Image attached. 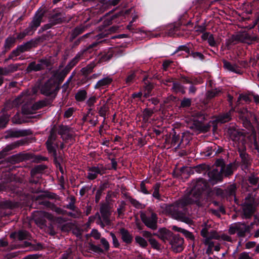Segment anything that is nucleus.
<instances>
[{
    "label": "nucleus",
    "mask_w": 259,
    "mask_h": 259,
    "mask_svg": "<svg viewBox=\"0 0 259 259\" xmlns=\"http://www.w3.org/2000/svg\"><path fill=\"white\" fill-rule=\"evenodd\" d=\"M202 184L204 186L202 180L196 182L192 189L186 196L176 203L167 206L166 207V211L174 219L187 224H190L191 221L185 214V207L187 205L194 203L199 205V200L203 190Z\"/></svg>",
    "instance_id": "1"
},
{
    "label": "nucleus",
    "mask_w": 259,
    "mask_h": 259,
    "mask_svg": "<svg viewBox=\"0 0 259 259\" xmlns=\"http://www.w3.org/2000/svg\"><path fill=\"white\" fill-rule=\"evenodd\" d=\"M29 99L28 95L27 93H23L20 96L12 102H8L4 109V112L8 111L11 107H17L21 103L25 102Z\"/></svg>",
    "instance_id": "2"
},
{
    "label": "nucleus",
    "mask_w": 259,
    "mask_h": 259,
    "mask_svg": "<svg viewBox=\"0 0 259 259\" xmlns=\"http://www.w3.org/2000/svg\"><path fill=\"white\" fill-rule=\"evenodd\" d=\"M254 207V198L249 195L245 198L243 206V210L246 217H248L253 212Z\"/></svg>",
    "instance_id": "3"
},
{
    "label": "nucleus",
    "mask_w": 259,
    "mask_h": 259,
    "mask_svg": "<svg viewBox=\"0 0 259 259\" xmlns=\"http://www.w3.org/2000/svg\"><path fill=\"white\" fill-rule=\"evenodd\" d=\"M247 226L243 223H238L231 226L229 229V232L231 234L237 233L239 236H243L244 233L247 230Z\"/></svg>",
    "instance_id": "4"
},
{
    "label": "nucleus",
    "mask_w": 259,
    "mask_h": 259,
    "mask_svg": "<svg viewBox=\"0 0 259 259\" xmlns=\"http://www.w3.org/2000/svg\"><path fill=\"white\" fill-rule=\"evenodd\" d=\"M142 220L146 226L152 229L156 228L157 217L156 214L152 213L150 217L142 215Z\"/></svg>",
    "instance_id": "5"
},
{
    "label": "nucleus",
    "mask_w": 259,
    "mask_h": 259,
    "mask_svg": "<svg viewBox=\"0 0 259 259\" xmlns=\"http://www.w3.org/2000/svg\"><path fill=\"white\" fill-rule=\"evenodd\" d=\"M170 243L174 251L179 252L183 250L184 240L182 238L176 236L173 237Z\"/></svg>",
    "instance_id": "6"
},
{
    "label": "nucleus",
    "mask_w": 259,
    "mask_h": 259,
    "mask_svg": "<svg viewBox=\"0 0 259 259\" xmlns=\"http://www.w3.org/2000/svg\"><path fill=\"white\" fill-rule=\"evenodd\" d=\"M56 138V134L52 132L46 142L48 150L50 153L56 154V147L57 146V143L55 142Z\"/></svg>",
    "instance_id": "7"
},
{
    "label": "nucleus",
    "mask_w": 259,
    "mask_h": 259,
    "mask_svg": "<svg viewBox=\"0 0 259 259\" xmlns=\"http://www.w3.org/2000/svg\"><path fill=\"white\" fill-rule=\"evenodd\" d=\"M209 178V181L212 184L217 183L218 181H220L222 179L223 174L218 169H213L209 171L208 174Z\"/></svg>",
    "instance_id": "8"
},
{
    "label": "nucleus",
    "mask_w": 259,
    "mask_h": 259,
    "mask_svg": "<svg viewBox=\"0 0 259 259\" xmlns=\"http://www.w3.org/2000/svg\"><path fill=\"white\" fill-rule=\"evenodd\" d=\"M104 172L102 166L93 167L89 169L88 177L90 180H93L96 178L99 174L102 175Z\"/></svg>",
    "instance_id": "9"
},
{
    "label": "nucleus",
    "mask_w": 259,
    "mask_h": 259,
    "mask_svg": "<svg viewBox=\"0 0 259 259\" xmlns=\"http://www.w3.org/2000/svg\"><path fill=\"white\" fill-rule=\"evenodd\" d=\"M55 88V84L49 80L42 87L41 92L46 96H49L52 94Z\"/></svg>",
    "instance_id": "10"
},
{
    "label": "nucleus",
    "mask_w": 259,
    "mask_h": 259,
    "mask_svg": "<svg viewBox=\"0 0 259 259\" xmlns=\"http://www.w3.org/2000/svg\"><path fill=\"white\" fill-rule=\"evenodd\" d=\"M40 107L38 104L31 105L28 104L24 105L22 107V112L25 115H30L34 113V111Z\"/></svg>",
    "instance_id": "11"
},
{
    "label": "nucleus",
    "mask_w": 259,
    "mask_h": 259,
    "mask_svg": "<svg viewBox=\"0 0 259 259\" xmlns=\"http://www.w3.org/2000/svg\"><path fill=\"white\" fill-rule=\"evenodd\" d=\"M37 215L38 217L42 218V219L40 221L38 220L37 218H35V221L37 224L39 223L40 224L44 225L46 219H48L50 221H52L53 220V215L51 214L46 212L45 211H40L37 212Z\"/></svg>",
    "instance_id": "12"
},
{
    "label": "nucleus",
    "mask_w": 259,
    "mask_h": 259,
    "mask_svg": "<svg viewBox=\"0 0 259 259\" xmlns=\"http://www.w3.org/2000/svg\"><path fill=\"white\" fill-rule=\"evenodd\" d=\"M112 81V79L109 77H105L99 80L95 86L97 89H102L109 85Z\"/></svg>",
    "instance_id": "13"
},
{
    "label": "nucleus",
    "mask_w": 259,
    "mask_h": 259,
    "mask_svg": "<svg viewBox=\"0 0 259 259\" xmlns=\"http://www.w3.org/2000/svg\"><path fill=\"white\" fill-rule=\"evenodd\" d=\"M201 235L205 238L204 242L206 244H209L210 247H211L212 243L210 241V238H216L214 235L210 236L208 233L207 226H205L201 231Z\"/></svg>",
    "instance_id": "14"
},
{
    "label": "nucleus",
    "mask_w": 259,
    "mask_h": 259,
    "mask_svg": "<svg viewBox=\"0 0 259 259\" xmlns=\"http://www.w3.org/2000/svg\"><path fill=\"white\" fill-rule=\"evenodd\" d=\"M223 63L224 67L226 70L237 74L241 73L240 68L237 65L235 64H232L227 61H224Z\"/></svg>",
    "instance_id": "15"
},
{
    "label": "nucleus",
    "mask_w": 259,
    "mask_h": 259,
    "mask_svg": "<svg viewBox=\"0 0 259 259\" xmlns=\"http://www.w3.org/2000/svg\"><path fill=\"white\" fill-rule=\"evenodd\" d=\"M171 236V232L166 229H161L158 231L159 237L164 241H165L169 239Z\"/></svg>",
    "instance_id": "16"
},
{
    "label": "nucleus",
    "mask_w": 259,
    "mask_h": 259,
    "mask_svg": "<svg viewBox=\"0 0 259 259\" xmlns=\"http://www.w3.org/2000/svg\"><path fill=\"white\" fill-rule=\"evenodd\" d=\"M100 212L101 213V218L103 221L106 224L109 223V217L110 215V212L109 209L106 206H103L100 208Z\"/></svg>",
    "instance_id": "17"
},
{
    "label": "nucleus",
    "mask_w": 259,
    "mask_h": 259,
    "mask_svg": "<svg viewBox=\"0 0 259 259\" xmlns=\"http://www.w3.org/2000/svg\"><path fill=\"white\" fill-rule=\"evenodd\" d=\"M122 240L126 243L131 242L132 237L130 233L124 229H121L120 230Z\"/></svg>",
    "instance_id": "18"
},
{
    "label": "nucleus",
    "mask_w": 259,
    "mask_h": 259,
    "mask_svg": "<svg viewBox=\"0 0 259 259\" xmlns=\"http://www.w3.org/2000/svg\"><path fill=\"white\" fill-rule=\"evenodd\" d=\"M42 15H36L30 24L31 29H35L38 27L41 22Z\"/></svg>",
    "instance_id": "19"
},
{
    "label": "nucleus",
    "mask_w": 259,
    "mask_h": 259,
    "mask_svg": "<svg viewBox=\"0 0 259 259\" xmlns=\"http://www.w3.org/2000/svg\"><path fill=\"white\" fill-rule=\"evenodd\" d=\"M233 164H229L226 166L222 167L221 172L222 173L223 175H224L225 176H229L233 173Z\"/></svg>",
    "instance_id": "20"
},
{
    "label": "nucleus",
    "mask_w": 259,
    "mask_h": 259,
    "mask_svg": "<svg viewBox=\"0 0 259 259\" xmlns=\"http://www.w3.org/2000/svg\"><path fill=\"white\" fill-rule=\"evenodd\" d=\"M231 119L230 111L225 114L220 115L217 118L218 122L221 123H225L229 121Z\"/></svg>",
    "instance_id": "21"
},
{
    "label": "nucleus",
    "mask_w": 259,
    "mask_h": 259,
    "mask_svg": "<svg viewBox=\"0 0 259 259\" xmlns=\"http://www.w3.org/2000/svg\"><path fill=\"white\" fill-rule=\"evenodd\" d=\"M87 97V92L84 90H81L77 93L75 98L77 101H83Z\"/></svg>",
    "instance_id": "22"
},
{
    "label": "nucleus",
    "mask_w": 259,
    "mask_h": 259,
    "mask_svg": "<svg viewBox=\"0 0 259 259\" xmlns=\"http://www.w3.org/2000/svg\"><path fill=\"white\" fill-rule=\"evenodd\" d=\"M9 115H4V116L0 117V128H3L6 126V124L9 121Z\"/></svg>",
    "instance_id": "23"
},
{
    "label": "nucleus",
    "mask_w": 259,
    "mask_h": 259,
    "mask_svg": "<svg viewBox=\"0 0 259 259\" xmlns=\"http://www.w3.org/2000/svg\"><path fill=\"white\" fill-rule=\"evenodd\" d=\"M136 241L140 246L142 247H145L147 245L146 241L141 237L137 236L136 237Z\"/></svg>",
    "instance_id": "24"
},
{
    "label": "nucleus",
    "mask_w": 259,
    "mask_h": 259,
    "mask_svg": "<svg viewBox=\"0 0 259 259\" xmlns=\"http://www.w3.org/2000/svg\"><path fill=\"white\" fill-rule=\"evenodd\" d=\"M68 128L66 126H62L60 127V129L59 131V134L61 135V136L64 138V136L65 135H68Z\"/></svg>",
    "instance_id": "25"
},
{
    "label": "nucleus",
    "mask_w": 259,
    "mask_h": 259,
    "mask_svg": "<svg viewBox=\"0 0 259 259\" xmlns=\"http://www.w3.org/2000/svg\"><path fill=\"white\" fill-rule=\"evenodd\" d=\"M16 204L9 201H6L3 203V207L5 208H12L15 207Z\"/></svg>",
    "instance_id": "26"
},
{
    "label": "nucleus",
    "mask_w": 259,
    "mask_h": 259,
    "mask_svg": "<svg viewBox=\"0 0 259 259\" xmlns=\"http://www.w3.org/2000/svg\"><path fill=\"white\" fill-rule=\"evenodd\" d=\"M172 88L175 90V91L177 92H181L182 93H184L185 91L183 89L182 87L179 83H174L173 84Z\"/></svg>",
    "instance_id": "27"
},
{
    "label": "nucleus",
    "mask_w": 259,
    "mask_h": 259,
    "mask_svg": "<svg viewBox=\"0 0 259 259\" xmlns=\"http://www.w3.org/2000/svg\"><path fill=\"white\" fill-rule=\"evenodd\" d=\"M191 101L190 99L185 98L181 102V106L183 107H187L190 106Z\"/></svg>",
    "instance_id": "28"
},
{
    "label": "nucleus",
    "mask_w": 259,
    "mask_h": 259,
    "mask_svg": "<svg viewBox=\"0 0 259 259\" xmlns=\"http://www.w3.org/2000/svg\"><path fill=\"white\" fill-rule=\"evenodd\" d=\"M149 241L150 244L152 245L153 247L156 249H158L159 248V243L155 239L150 238Z\"/></svg>",
    "instance_id": "29"
},
{
    "label": "nucleus",
    "mask_w": 259,
    "mask_h": 259,
    "mask_svg": "<svg viewBox=\"0 0 259 259\" xmlns=\"http://www.w3.org/2000/svg\"><path fill=\"white\" fill-rule=\"evenodd\" d=\"M219 92L220 91L217 89L208 91L207 92V97L210 98H213L217 95Z\"/></svg>",
    "instance_id": "30"
},
{
    "label": "nucleus",
    "mask_w": 259,
    "mask_h": 259,
    "mask_svg": "<svg viewBox=\"0 0 259 259\" xmlns=\"http://www.w3.org/2000/svg\"><path fill=\"white\" fill-rule=\"evenodd\" d=\"M249 182L252 185H256L258 181V179L254 175H251L248 179Z\"/></svg>",
    "instance_id": "31"
},
{
    "label": "nucleus",
    "mask_w": 259,
    "mask_h": 259,
    "mask_svg": "<svg viewBox=\"0 0 259 259\" xmlns=\"http://www.w3.org/2000/svg\"><path fill=\"white\" fill-rule=\"evenodd\" d=\"M236 190V187L233 185H231L227 188V192L230 195H234L235 193V191Z\"/></svg>",
    "instance_id": "32"
},
{
    "label": "nucleus",
    "mask_w": 259,
    "mask_h": 259,
    "mask_svg": "<svg viewBox=\"0 0 259 259\" xmlns=\"http://www.w3.org/2000/svg\"><path fill=\"white\" fill-rule=\"evenodd\" d=\"M179 231H181V232L183 234H184L187 237L190 238V239L193 238L192 234L190 232H189L185 229H182V228H179Z\"/></svg>",
    "instance_id": "33"
},
{
    "label": "nucleus",
    "mask_w": 259,
    "mask_h": 259,
    "mask_svg": "<svg viewBox=\"0 0 259 259\" xmlns=\"http://www.w3.org/2000/svg\"><path fill=\"white\" fill-rule=\"evenodd\" d=\"M11 72V70L9 68L0 67V75H6Z\"/></svg>",
    "instance_id": "34"
},
{
    "label": "nucleus",
    "mask_w": 259,
    "mask_h": 259,
    "mask_svg": "<svg viewBox=\"0 0 259 259\" xmlns=\"http://www.w3.org/2000/svg\"><path fill=\"white\" fill-rule=\"evenodd\" d=\"M110 236H111L112 239L113 245L115 247H118L119 245V243L118 242L117 239L116 238L115 235L113 233H110Z\"/></svg>",
    "instance_id": "35"
},
{
    "label": "nucleus",
    "mask_w": 259,
    "mask_h": 259,
    "mask_svg": "<svg viewBox=\"0 0 259 259\" xmlns=\"http://www.w3.org/2000/svg\"><path fill=\"white\" fill-rule=\"evenodd\" d=\"M208 42L210 46H214L215 45V42L214 39V37L212 35H209L208 38Z\"/></svg>",
    "instance_id": "36"
},
{
    "label": "nucleus",
    "mask_w": 259,
    "mask_h": 259,
    "mask_svg": "<svg viewBox=\"0 0 259 259\" xmlns=\"http://www.w3.org/2000/svg\"><path fill=\"white\" fill-rule=\"evenodd\" d=\"M124 203L123 202L119 207L117 208V212L118 214V216L120 217L121 215L123 214V212L124 211Z\"/></svg>",
    "instance_id": "37"
},
{
    "label": "nucleus",
    "mask_w": 259,
    "mask_h": 259,
    "mask_svg": "<svg viewBox=\"0 0 259 259\" xmlns=\"http://www.w3.org/2000/svg\"><path fill=\"white\" fill-rule=\"evenodd\" d=\"M101 242L105 249H108L109 248V244L108 242L105 238H102Z\"/></svg>",
    "instance_id": "38"
},
{
    "label": "nucleus",
    "mask_w": 259,
    "mask_h": 259,
    "mask_svg": "<svg viewBox=\"0 0 259 259\" xmlns=\"http://www.w3.org/2000/svg\"><path fill=\"white\" fill-rule=\"evenodd\" d=\"M96 101V98L94 96L91 97L87 101V104L89 106H92L93 105Z\"/></svg>",
    "instance_id": "39"
},
{
    "label": "nucleus",
    "mask_w": 259,
    "mask_h": 259,
    "mask_svg": "<svg viewBox=\"0 0 259 259\" xmlns=\"http://www.w3.org/2000/svg\"><path fill=\"white\" fill-rule=\"evenodd\" d=\"M19 114H16L14 116V117L12 119V121L15 123H21V120L19 118Z\"/></svg>",
    "instance_id": "40"
},
{
    "label": "nucleus",
    "mask_w": 259,
    "mask_h": 259,
    "mask_svg": "<svg viewBox=\"0 0 259 259\" xmlns=\"http://www.w3.org/2000/svg\"><path fill=\"white\" fill-rule=\"evenodd\" d=\"M238 100H243L245 101V102H247L250 100V99L249 98V96L248 95H240L239 97L238 98Z\"/></svg>",
    "instance_id": "41"
},
{
    "label": "nucleus",
    "mask_w": 259,
    "mask_h": 259,
    "mask_svg": "<svg viewBox=\"0 0 259 259\" xmlns=\"http://www.w3.org/2000/svg\"><path fill=\"white\" fill-rule=\"evenodd\" d=\"M18 235L20 239H24L26 237L27 233L24 231H20L18 233Z\"/></svg>",
    "instance_id": "42"
},
{
    "label": "nucleus",
    "mask_w": 259,
    "mask_h": 259,
    "mask_svg": "<svg viewBox=\"0 0 259 259\" xmlns=\"http://www.w3.org/2000/svg\"><path fill=\"white\" fill-rule=\"evenodd\" d=\"M73 113V109L71 108L68 109L64 113V115L66 117H70Z\"/></svg>",
    "instance_id": "43"
},
{
    "label": "nucleus",
    "mask_w": 259,
    "mask_h": 259,
    "mask_svg": "<svg viewBox=\"0 0 259 259\" xmlns=\"http://www.w3.org/2000/svg\"><path fill=\"white\" fill-rule=\"evenodd\" d=\"M239 259H250V257H249L248 253L243 252L241 253Z\"/></svg>",
    "instance_id": "44"
},
{
    "label": "nucleus",
    "mask_w": 259,
    "mask_h": 259,
    "mask_svg": "<svg viewBox=\"0 0 259 259\" xmlns=\"http://www.w3.org/2000/svg\"><path fill=\"white\" fill-rule=\"evenodd\" d=\"M152 113V111L150 109H145L144 111V115L145 117H149L151 115Z\"/></svg>",
    "instance_id": "45"
},
{
    "label": "nucleus",
    "mask_w": 259,
    "mask_h": 259,
    "mask_svg": "<svg viewBox=\"0 0 259 259\" xmlns=\"http://www.w3.org/2000/svg\"><path fill=\"white\" fill-rule=\"evenodd\" d=\"M92 235L96 239H98L100 237V233L96 230H93L92 231Z\"/></svg>",
    "instance_id": "46"
},
{
    "label": "nucleus",
    "mask_w": 259,
    "mask_h": 259,
    "mask_svg": "<svg viewBox=\"0 0 259 259\" xmlns=\"http://www.w3.org/2000/svg\"><path fill=\"white\" fill-rule=\"evenodd\" d=\"M143 236L146 238H149V239L152 238H151V234L148 231H143Z\"/></svg>",
    "instance_id": "47"
},
{
    "label": "nucleus",
    "mask_w": 259,
    "mask_h": 259,
    "mask_svg": "<svg viewBox=\"0 0 259 259\" xmlns=\"http://www.w3.org/2000/svg\"><path fill=\"white\" fill-rule=\"evenodd\" d=\"M255 245V243L254 242H249L246 243V246L248 248H250L254 247Z\"/></svg>",
    "instance_id": "48"
},
{
    "label": "nucleus",
    "mask_w": 259,
    "mask_h": 259,
    "mask_svg": "<svg viewBox=\"0 0 259 259\" xmlns=\"http://www.w3.org/2000/svg\"><path fill=\"white\" fill-rule=\"evenodd\" d=\"M141 191L142 192L144 193V194H147L148 193V191L146 189L145 187V185L144 184H143V183H141Z\"/></svg>",
    "instance_id": "49"
},
{
    "label": "nucleus",
    "mask_w": 259,
    "mask_h": 259,
    "mask_svg": "<svg viewBox=\"0 0 259 259\" xmlns=\"http://www.w3.org/2000/svg\"><path fill=\"white\" fill-rule=\"evenodd\" d=\"M134 78V75L133 74H132L130 75H128L126 79V82H130L132 81V80Z\"/></svg>",
    "instance_id": "50"
},
{
    "label": "nucleus",
    "mask_w": 259,
    "mask_h": 259,
    "mask_svg": "<svg viewBox=\"0 0 259 259\" xmlns=\"http://www.w3.org/2000/svg\"><path fill=\"white\" fill-rule=\"evenodd\" d=\"M36 257H37L36 255L32 254V255H28V256L24 257L23 259H36Z\"/></svg>",
    "instance_id": "51"
},
{
    "label": "nucleus",
    "mask_w": 259,
    "mask_h": 259,
    "mask_svg": "<svg viewBox=\"0 0 259 259\" xmlns=\"http://www.w3.org/2000/svg\"><path fill=\"white\" fill-rule=\"evenodd\" d=\"M111 164H112V167L115 169L116 168V166H117L116 161L115 160H114V159H112Z\"/></svg>",
    "instance_id": "52"
},
{
    "label": "nucleus",
    "mask_w": 259,
    "mask_h": 259,
    "mask_svg": "<svg viewBox=\"0 0 259 259\" xmlns=\"http://www.w3.org/2000/svg\"><path fill=\"white\" fill-rule=\"evenodd\" d=\"M33 66H34V64H31L30 65V67L31 68H33L35 70H39L40 69V65L39 64L37 65L35 67H33Z\"/></svg>",
    "instance_id": "53"
},
{
    "label": "nucleus",
    "mask_w": 259,
    "mask_h": 259,
    "mask_svg": "<svg viewBox=\"0 0 259 259\" xmlns=\"http://www.w3.org/2000/svg\"><path fill=\"white\" fill-rule=\"evenodd\" d=\"M196 91V89L194 86H191L189 88V93L194 94Z\"/></svg>",
    "instance_id": "54"
},
{
    "label": "nucleus",
    "mask_w": 259,
    "mask_h": 259,
    "mask_svg": "<svg viewBox=\"0 0 259 259\" xmlns=\"http://www.w3.org/2000/svg\"><path fill=\"white\" fill-rule=\"evenodd\" d=\"M243 124L247 128L251 127V123L249 121H248V120L247 119H246V121L244 122Z\"/></svg>",
    "instance_id": "55"
},
{
    "label": "nucleus",
    "mask_w": 259,
    "mask_h": 259,
    "mask_svg": "<svg viewBox=\"0 0 259 259\" xmlns=\"http://www.w3.org/2000/svg\"><path fill=\"white\" fill-rule=\"evenodd\" d=\"M14 41V39L12 38H8L6 40L7 44L13 43Z\"/></svg>",
    "instance_id": "56"
},
{
    "label": "nucleus",
    "mask_w": 259,
    "mask_h": 259,
    "mask_svg": "<svg viewBox=\"0 0 259 259\" xmlns=\"http://www.w3.org/2000/svg\"><path fill=\"white\" fill-rule=\"evenodd\" d=\"M194 57H198L199 58H202V55L200 53L196 52L194 54Z\"/></svg>",
    "instance_id": "57"
},
{
    "label": "nucleus",
    "mask_w": 259,
    "mask_h": 259,
    "mask_svg": "<svg viewBox=\"0 0 259 259\" xmlns=\"http://www.w3.org/2000/svg\"><path fill=\"white\" fill-rule=\"evenodd\" d=\"M237 132L236 131H234L232 133H231V138L235 141L236 140V138L234 137V136L236 135V134H237Z\"/></svg>",
    "instance_id": "58"
},
{
    "label": "nucleus",
    "mask_w": 259,
    "mask_h": 259,
    "mask_svg": "<svg viewBox=\"0 0 259 259\" xmlns=\"http://www.w3.org/2000/svg\"><path fill=\"white\" fill-rule=\"evenodd\" d=\"M106 34H103V33H101V34H99V35H97V39H100V38H102L104 37H105L106 36Z\"/></svg>",
    "instance_id": "59"
},
{
    "label": "nucleus",
    "mask_w": 259,
    "mask_h": 259,
    "mask_svg": "<svg viewBox=\"0 0 259 259\" xmlns=\"http://www.w3.org/2000/svg\"><path fill=\"white\" fill-rule=\"evenodd\" d=\"M14 148V146L13 145H8L5 149H6L7 151L10 150Z\"/></svg>",
    "instance_id": "60"
},
{
    "label": "nucleus",
    "mask_w": 259,
    "mask_h": 259,
    "mask_svg": "<svg viewBox=\"0 0 259 259\" xmlns=\"http://www.w3.org/2000/svg\"><path fill=\"white\" fill-rule=\"evenodd\" d=\"M179 228H179V227H177V226H174L172 227V229H173L174 230L181 232V231H179Z\"/></svg>",
    "instance_id": "61"
},
{
    "label": "nucleus",
    "mask_w": 259,
    "mask_h": 259,
    "mask_svg": "<svg viewBox=\"0 0 259 259\" xmlns=\"http://www.w3.org/2000/svg\"><path fill=\"white\" fill-rule=\"evenodd\" d=\"M170 62H164L163 63V66L164 68L167 67L169 65Z\"/></svg>",
    "instance_id": "62"
},
{
    "label": "nucleus",
    "mask_w": 259,
    "mask_h": 259,
    "mask_svg": "<svg viewBox=\"0 0 259 259\" xmlns=\"http://www.w3.org/2000/svg\"><path fill=\"white\" fill-rule=\"evenodd\" d=\"M141 95L142 94L141 93H138L137 94H134L133 96L134 97H140Z\"/></svg>",
    "instance_id": "63"
},
{
    "label": "nucleus",
    "mask_w": 259,
    "mask_h": 259,
    "mask_svg": "<svg viewBox=\"0 0 259 259\" xmlns=\"http://www.w3.org/2000/svg\"><path fill=\"white\" fill-rule=\"evenodd\" d=\"M254 236L255 237H259V229L255 232V233L254 234Z\"/></svg>",
    "instance_id": "64"
}]
</instances>
